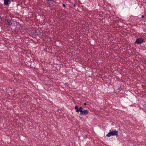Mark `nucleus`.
Listing matches in <instances>:
<instances>
[{"instance_id": "13", "label": "nucleus", "mask_w": 146, "mask_h": 146, "mask_svg": "<svg viewBox=\"0 0 146 146\" xmlns=\"http://www.w3.org/2000/svg\"><path fill=\"white\" fill-rule=\"evenodd\" d=\"M144 17V16H143V15H142V16L141 17H142V18H143V17Z\"/></svg>"}, {"instance_id": "1", "label": "nucleus", "mask_w": 146, "mask_h": 146, "mask_svg": "<svg viewBox=\"0 0 146 146\" xmlns=\"http://www.w3.org/2000/svg\"><path fill=\"white\" fill-rule=\"evenodd\" d=\"M118 133L117 131H114L110 132L106 135V136L109 137L111 136L117 135Z\"/></svg>"}, {"instance_id": "4", "label": "nucleus", "mask_w": 146, "mask_h": 146, "mask_svg": "<svg viewBox=\"0 0 146 146\" xmlns=\"http://www.w3.org/2000/svg\"><path fill=\"white\" fill-rule=\"evenodd\" d=\"M11 3V0H4V4L5 5H8Z\"/></svg>"}, {"instance_id": "15", "label": "nucleus", "mask_w": 146, "mask_h": 146, "mask_svg": "<svg viewBox=\"0 0 146 146\" xmlns=\"http://www.w3.org/2000/svg\"><path fill=\"white\" fill-rule=\"evenodd\" d=\"M68 84V83H66L65 84V85H67Z\"/></svg>"}, {"instance_id": "2", "label": "nucleus", "mask_w": 146, "mask_h": 146, "mask_svg": "<svg viewBox=\"0 0 146 146\" xmlns=\"http://www.w3.org/2000/svg\"><path fill=\"white\" fill-rule=\"evenodd\" d=\"M144 42V40L141 38H138L136 39L134 43L138 44H141Z\"/></svg>"}, {"instance_id": "16", "label": "nucleus", "mask_w": 146, "mask_h": 146, "mask_svg": "<svg viewBox=\"0 0 146 146\" xmlns=\"http://www.w3.org/2000/svg\"><path fill=\"white\" fill-rule=\"evenodd\" d=\"M74 6H75H75H76L75 5V4H74Z\"/></svg>"}, {"instance_id": "12", "label": "nucleus", "mask_w": 146, "mask_h": 146, "mask_svg": "<svg viewBox=\"0 0 146 146\" xmlns=\"http://www.w3.org/2000/svg\"><path fill=\"white\" fill-rule=\"evenodd\" d=\"M144 31L146 32V29H143Z\"/></svg>"}, {"instance_id": "8", "label": "nucleus", "mask_w": 146, "mask_h": 146, "mask_svg": "<svg viewBox=\"0 0 146 146\" xmlns=\"http://www.w3.org/2000/svg\"><path fill=\"white\" fill-rule=\"evenodd\" d=\"M74 109L75 110H76L77 109H78V108L77 106H75V107L74 108Z\"/></svg>"}, {"instance_id": "7", "label": "nucleus", "mask_w": 146, "mask_h": 146, "mask_svg": "<svg viewBox=\"0 0 146 146\" xmlns=\"http://www.w3.org/2000/svg\"><path fill=\"white\" fill-rule=\"evenodd\" d=\"M82 107H81L80 108L79 110L80 111V112H81H81H82Z\"/></svg>"}, {"instance_id": "5", "label": "nucleus", "mask_w": 146, "mask_h": 146, "mask_svg": "<svg viewBox=\"0 0 146 146\" xmlns=\"http://www.w3.org/2000/svg\"><path fill=\"white\" fill-rule=\"evenodd\" d=\"M5 21L7 22V24L8 25L11 26L12 25V23L10 19H6Z\"/></svg>"}, {"instance_id": "14", "label": "nucleus", "mask_w": 146, "mask_h": 146, "mask_svg": "<svg viewBox=\"0 0 146 146\" xmlns=\"http://www.w3.org/2000/svg\"><path fill=\"white\" fill-rule=\"evenodd\" d=\"M84 105H86V103H84Z\"/></svg>"}, {"instance_id": "11", "label": "nucleus", "mask_w": 146, "mask_h": 146, "mask_svg": "<svg viewBox=\"0 0 146 146\" xmlns=\"http://www.w3.org/2000/svg\"><path fill=\"white\" fill-rule=\"evenodd\" d=\"M62 7H66V5L64 4H63L62 5Z\"/></svg>"}, {"instance_id": "10", "label": "nucleus", "mask_w": 146, "mask_h": 146, "mask_svg": "<svg viewBox=\"0 0 146 146\" xmlns=\"http://www.w3.org/2000/svg\"><path fill=\"white\" fill-rule=\"evenodd\" d=\"M76 112H78L79 111H80L78 109H77V110H76Z\"/></svg>"}, {"instance_id": "6", "label": "nucleus", "mask_w": 146, "mask_h": 146, "mask_svg": "<svg viewBox=\"0 0 146 146\" xmlns=\"http://www.w3.org/2000/svg\"><path fill=\"white\" fill-rule=\"evenodd\" d=\"M88 111L87 110H84V111H82V112L81 113L80 115H86L88 113Z\"/></svg>"}, {"instance_id": "9", "label": "nucleus", "mask_w": 146, "mask_h": 146, "mask_svg": "<svg viewBox=\"0 0 146 146\" xmlns=\"http://www.w3.org/2000/svg\"><path fill=\"white\" fill-rule=\"evenodd\" d=\"M84 138H85H85H87V137H88L87 135H84Z\"/></svg>"}, {"instance_id": "3", "label": "nucleus", "mask_w": 146, "mask_h": 146, "mask_svg": "<svg viewBox=\"0 0 146 146\" xmlns=\"http://www.w3.org/2000/svg\"><path fill=\"white\" fill-rule=\"evenodd\" d=\"M55 2L56 1H54V0H48L47 3L49 5L52 6H53V5L55 3Z\"/></svg>"}, {"instance_id": "17", "label": "nucleus", "mask_w": 146, "mask_h": 146, "mask_svg": "<svg viewBox=\"0 0 146 146\" xmlns=\"http://www.w3.org/2000/svg\"><path fill=\"white\" fill-rule=\"evenodd\" d=\"M145 107H146V106H145Z\"/></svg>"}]
</instances>
